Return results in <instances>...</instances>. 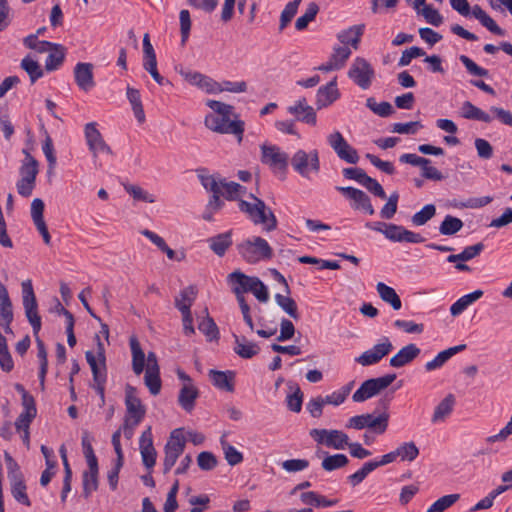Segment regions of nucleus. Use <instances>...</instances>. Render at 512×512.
<instances>
[{"label": "nucleus", "instance_id": "4c0bfd02", "mask_svg": "<svg viewBox=\"0 0 512 512\" xmlns=\"http://www.w3.org/2000/svg\"><path fill=\"white\" fill-rule=\"evenodd\" d=\"M130 348L132 353V369L136 375H140L145 368V353L142 350L136 337L130 338Z\"/></svg>", "mask_w": 512, "mask_h": 512}, {"label": "nucleus", "instance_id": "69168bd1", "mask_svg": "<svg viewBox=\"0 0 512 512\" xmlns=\"http://www.w3.org/2000/svg\"><path fill=\"white\" fill-rule=\"evenodd\" d=\"M125 190L129 193L135 200L147 202V203H155V197L148 193L146 190L137 185H129L125 186Z\"/></svg>", "mask_w": 512, "mask_h": 512}, {"label": "nucleus", "instance_id": "c756f323", "mask_svg": "<svg viewBox=\"0 0 512 512\" xmlns=\"http://www.w3.org/2000/svg\"><path fill=\"white\" fill-rule=\"evenodd\" d=\"M209 378L212 384L218 389L227 392L234 391L235 373L233 371H218L212 369L209 371Z\"/></svg>", "mask_w": 512, "mask_h": 512}, {"label": "nucleus", "instance_id": "4be33fe9", "mask_svg": "<svg viewBox=\"0 0 512 512\" xmlns=\"http://www.w3.org/2000/svg\"><path fill=\"white\" fill-rule=\"evenodd\" d=\"M135 388L127 386L125 404L128 412L126 418H130L134 425H138L145 416L146 409L141 400L135 395Z\"/></svg>", "mask_w": 512, "mask_h": 512}, {"label": "nucleus", "instance_id": "a18cd8bd", "mask_svg": "<svg viewBox=\"0 0 512 512\" xmlns=\"http://www.w3.org/2000/svg\"><path fill=\"white\" fill-rule=\"evenodd\" d=\"M300 499L304 504L314 505L317 507L333 506L338 502L337 499L328 500L324 496L319 495L313 491L302 493Z\"/></svg>", "mask_w": 512, "mask_h": 512}, {"label": "nucleus", "instance_id": "c03bdc74", "mask_svg": "<svg viewBox=\"0 0 512 512\" xmlns=\"http://www.w3.org/2000/svg\"><path fill=\"white\" fill-rule=\"evenodd\" d=\"M275 298V301L277 303V305L284 311L286 312L291 318H293L294 320H298L299 319V313H298V309H297V304L296 302L294 301V299H292L291 297H289V295H282V294H275L274 296Z\"/></svg>", "mask_w": 512, "mask_h": 512}, {"label": "nucleus", "instance_id": "e433bc0d", "mask_svg": "<svg viewBox=\"0 0 512 512\" xmlns=\"http://www.w3.org/2000/svg\"><path fill=\"white\" fill-rule=\"evenodd\" d=\"M207 242L209 243L210 249L217 256L222 257L226 253L227 249L232 245V232L227 231L210 237Z\"/></svg>", "mask_w": 512, "mask_h": 512}, {"label": "nucleus", "instance_id": "2eb2a0df", "mask_svg": "<svg viewBox=\"0 0 512 512\" xmlns=\"http://www.w3.org/2000/svg\"><path fill=\"white\" fill-rule=\"evenodd\" d=\"M327 141L330 147L334 150L337 156L349 163L356 164L359 161V155L355 148H353L343 137L339 131H335L327 136Z\"/></svg>", "mask_w": 512, "mask_h": 512}, {"label": "nucleus", "instance_id": "7c9ffc66", "mask_svg": "<svg viewBox=\"0 0 512 512\" xmlns=\"http://www.w3.org/2000/svg\"><path fill=\"white\" fill-rule=\"evenodd\" d=\"M198 396L199 391L196 386L192 383H184L179 391L178 403L186 412H191Z\"/></svg>", "mask_w": 512, "mask_h": 512}, {"label": "nucleus", "instance_id": "8fccbe9b", "mask_svg": "<svg viewBox=\"0 0 512 512\" xmlns=\"http://www.w3.org/2000/svg\"><path fill=\"white\" fill-rule=\"evenodd\" d=\"M396 454L401 461H413L419 455V449L413 441L405 442L396 448Z\"/></svg>", "mask_w": 512, "mask_h": 512}, {"label": "nucleus", "instance_id": "473e14b6", "mask_svg": "<svg viewBox=\"0 0 512 512\" xmlns=\"http://www.w3.org/2000/svg\"><path fill=\"white\" fill-rule=\"evenodd\" d=\"M196 296L197 288L194 285L184 288L175 298V307L181 312V314L191 312L190 308L193 305Z\"/></svg>", "mask_w": 512, "mask_h": 512}, {"label": "nucleus", "instance_id": "6e6d98bb", "mask_svg": "<svg viewBox=\"0 0 512 512\" xmlns=\"http://www.w3.org/2000/svg\"><path fill=\"white\" fill-rule=\"evenodd\" d=\"M460 499L459 494H449L436 500L426 512H444Z\"/></svg>", "mask_w": 512, "mask_h": 512}, {"label": "nucleus", "instance_id": "680f3d73", "mask_svg": "<svg viewBox=\"0 0 512 512\" xmlns=\"http://www.w3.org/2000/svg\"><path fill=\"white\" fill-rule=\"evenodd\" d=\"M418 14H421L427 23L433 26H440L443 23V17L438 10L434 9L430 5H424V7L417 10Z\"/></svg>", "mask_w": 512, "mask_h": 512}, {"label": "nucleus", "instance_id": "5fc2aeb1", "mask_svg": "<svg viewBox=\"0 0 512 512\" xmlns=\"http://www.w3.org/2000/svg\"><path fill=\"white\" fill-rule=\"evenodd\" d=\"M10 486H11V494L14 497V499L17 502L29 507L31 505V502H30V499L26 492L27 488L24 483V480L22 479V480L10 482Z\"/></svg>", "mask_w": 512, "mask_h": 512}, {"label": "nucleus", "instance_id": "bb28decb", "mask_svg": "<svg viewBox=\"0 0 512 512\" xmlns=\"http://www.w3.org/2000/svg\"><path fill=\"white\" fill-rule=\"evenodd\" d=\"M363 32H364L363 24L354 25L345 30L340 31L337 34V39L342 44L341 46H348L350 48L352 47L353 49L356 50L359 47L361 36L363 35Z\"/></svg>", "mask_w": 512, "mask_h": 512}, {"label": "nucleus", "instance_id": "412c9836", "mask_svg": "<svg viewBox=\"0 0 512 512\" xmlns=\"http://www.w3.org/2000/svg\"><path fill=\"white\" fill-rule=\"evenodd\" d=\"M184 79L191 85L198 87L208 94H217L221 92L220 83L200 72L182 73Z\"/></svg>", "mask_w": 512, "mask_h": 512}, {"label": "nucleus", "instance_id": "423d86ee", "mask_svg": "<svg viewBox=\"0 0 512 512\" xmlns=\"http://www.w3.org/2000/svg\"><path fill=\"white\" fill-rule=\"evenodd\" d=\"M396 379V374H386L378 378L365 380L352 395V400L356 403L364 402L380 394L389 387Z\"/></svg>", "mask_w": 512, "mask_h": 512}, {"label": "nucleus", "instance_id": "13d9d810", "mask_svg": "<svg viewBox=\"0 0 512 512\" xmlns=\"http://www.w3.org/2000/svg\"><path fill=\"white\" fill-rule=\"evenodd\" d=\"M366 106L381 117H388L394 113V108L389 102L377 103L373 97L367 98Z\"/></svg>", "mask_w": 512, "mask_h": 512}, {"label": "nucleus", "instance_id": "6e6552de", "mask_svg": "<svg viewBox=\"0 0 512 512\" xmlns=\"http://www.w3.org/2000/svg\"><path fill=\"white\" fill-rule=\"evenodd\" d=\"M230 116L231 115L208 114L205 117V126L217 133L238 135L239 141H241L244 131V122L231 120Z\"/></svg>", "mask_w": 512, "mask_h": 512}, {"label": "nucleus", "instance_id": "2f4dec72", "mask_svg": "<svg viewBox=\"0 0 512 512\" xmlns=\"http://www.w3.org/2000/svg\"><path fill=\"white\" fill-rule=\"evenodd\" d=\"M234 352L244 359H250L257 355L260 351L259 346L251 341H248L245 337H239L234 334Z\"/></svg>", "mask_w": 512, "mask_h": 512}, {"label": "nucleus", "instance_id": "a878e982", "mask_svg": "<svg viewBox=\"0 0 512 512\" xmlns=\"http://www.w3.org/2000/svg\"><path fill=\"white\" fill-rule=\"evenodd\" d=\"M229 282L233 285L235 294H244L250 292L253 284L259 279L255 276H248L241 271H234L228 276Z\"/></svg>", "mask_w": 512, "mask_h": 512}, {"label": "nucleus", "instance_id": "f704fd0d", "mask_svg": "<svg viewBox=\"0 0 512 512\" xmlns=\"http://www.w3.org/2000/svg\"><path fill=\"white\" fill-rule=\"evenodd\" d=\"M465 348V344H460L441 351L434 359L428 361L425 364L426 371H433L441 368L451 357H453L458 352L463 351Z\"/></svg>", "mask_w": 512, "mask_h": 512}, {"label": "nucleus", "instance_id": "b1692460", "mask_svg": "<svg viewBox=\"0 0 512 512\" xmlns=\"http://www.w3.org/2000/svg\"><path fill=\"white\" fill-rule=\"evenodd\" d=\"M93 64L79 62L74 67V79L77 86L87 92L95 86L94 75H93Z\"/></svg>", "mask_w": 512, "mask_h": 512}, {"label": "nucleus", "instance_id": "f257e3e1", "mask_svg": "<svg viewBox=\"0 0 512 512\" xmlns=\"http://www.w3.org/2000/svg\"><path fill=\"white\" fill-rule=\"evenodd\" d=\"M253 203L239 199L238 206L241 212L246 213L255 224H262L267 232L273 231L277 227V219L265 202L251 194Z\"/></svg>", "mask_w": 512, "mask_h": 512}, {"label": "nucleus", "instance_id": "6ab92c4d", "mask_svg": "<svg viewBox=\"0 0 512 512\" xmlns=\"http://www.w3.org/2000/svg\"><path fill=\"white\" fill-rule=\"evenodd\" d=\"M139 448L143 465L146 469L151 470L155 463L157 452L153 446V438L151 427H148L140 436Z\"/></svg>", "mask_w": 512, "mask_h": 512}, {"label": "nucleus", "instance_id": "4468645a", "mask_svg": "<svg viewBox=\"0 0 512 512\" xmlns=\"http://www.w3.org/2000/svg\"><path fill=\"white\" fill-rule=\"evenodd\" d=\"M309 435L318 443L334 449H344L349 437L340 430L312 429Z\"/></svg>", "mask_w": 512, "mask_h": 512}, {"label": "nucleus", "instance_id": "9b49d317", "mask_svg": "<svg viewBox=\"0 0 512 512\" xmlns=\"http://www.w3.org/2000/svg\"><path fill=\"white\" fill-rule=\"evenodd\" d=\"M348 77L361 89L367 90L373 82L375 71L366 59L356 57L348 70Z\"/></svg>", "mask_w": 512, "mask_h": 512}, {"label": "nucleus", "instance_id": "e2e57ef3", "mask_svg": "<svg viewBox=\"0 0 512 512\" xmlns=\"http://www.w3.org/2000/svg\"><path fill=\"white\" fill-rule=\"evenodd\" d=\"M351 53V48L348 46H335L330 59L338 66L339 69H341L345 66Z\"/></svg>", "mask_w": 512, "mask_h": 512}, {"label": "nucleus", "instance_id": "aec40b11", "mask_svg": "<svg viewBox=\"0 0 512 512\" xmlns=\"http://www.w3.org/2000/svg\"><path fill=\"white\" fill-rule=\"evenodd\" d=\"M287 112L295 117L297 121H301L310 125H316V113L310 106L306 98L302 97L296 100L292 105L287 107Z\"/></svg>", "mask_w": 512, "mask_h": 512}, {"label": "nucleus", "instance_id": "09e8293b", "mask_svg": "<svg viewBox=\"0 0 512 512\" xmlns=\"http://www.w3.org/2000/svg\"><path fill=\"white\" fill-rule=\"evenodd\" d=\"M302 0H293L286 4L280 15L279 30L283 31L296 15L298 7Z\"/></svg>", "mask_w": 512, "mask_h": 512}, {"label": "nucleus", "instance_id": "de8ad7c7", "mask_svg": "<svg viewBox=\"0 0 512 512\" xmlns=\"http://www.w3.org/2000/svg\"><path fill=\"white\" fill-rule=\"evenodd\" d=\"M38 174V162L29 153H26L25 162L20 168V179H29L36 181Z\"/></svg>", "mask_w": 512, "mask_h": 512}, {"label": "nucleus", "instance_id": "1a4fd4ad", "mask_svg": "<svg viewBox=\"0 0 512 512\" xmlns=\"http://www.w3.org/2000/svg\"><path fill=\"white\" fill-rule=\"evenodd\" d=\"M185 444H186V438L183 435L182 430L174 429L171 432L170 438L164 447V452H165V457H164V462H163L164 474L168 473L171 470V468L175 465L177 459L184 452Z\"/></svg>", "mask_w": 512, "mask_h": 512}, {"label": "nucleus", "instance_id": "0e129e2a", "mask_svg": "<svg viewBox=\"0 0 512 512\" xmlns=\"http://www.w3.org/2000/svg\"><path fill=\"white\" fill-rule=\"evenodd\" d=\"M4 459L7 467V476L10 482L18 481L23 479V475L20 471V467L14 458L8 453H4Z\"/></svg>", "mask_w": 512, "mask_h": 512}, {"label": "nucleus", "instance_id": "c9c22d12", "mask_svg": "<svg viewBox=\"0 0 512 512\" xmlns=\"http://www.w3.org/2000/svg\"><path fill=\"white\" fill-rule=\"evenodd\" d=\"M88 470L83 473V496L89 498L98 489V463H90Z\"/></svg>", "mask_w": 512, "mask_h": 512}, {"label": "nucleus", "instance_id": "39448f33", "mask_svg": "<svg viewBox=\"0 0 512 512\" xmlns=\"http://www.w3.org/2000/svg\"><path fill=\"white\" fill-rule=\"evenodd\" d=\"M260 150L261 163L268 166L276 175L284 177L289 164L288 154L274 144L264 143L260 146Z\"/></svg>", "mask_w": 512, "mask_h": 512}, {"label": "nucleus", "instance_id": "052dcab7", "mask_svg": "<svg viewBox=\"0 0 512 512\" xmlns=\"http://www.w3.org/2000/svg\"><path fill=\"white\" fill-rule=\"evenodd\" d=\"M348 462L349 460L346 455L335 454L323 459L322 468L326 471H333L346 466Z\"/></svg>", "mask_w": 512, "mask_h": 512}, {"label": "nucleus", "instance_id": "f8f14e48", "mask_svg": "<svg viewBox=\"0 0 512 512\" xmlns=\"http://www.w3.org/2000/svg\"><path fill=\"white\" fill-rule=\"evenodd\" d=\"M393 348L390 339L388 337H382L372 348L356 357L355 362L364 367L377 364L387 356Z\"/></svg>", "mask_w": 512, "mask_h": 512}, {"label": "nucleus", "instance_id": "49530a36", "mask_svg": "<svg viewBox=\"0 0 512 512\" xmlns=\"http://www.w3.org/2000/svg\"><path fill=\"white\" fill-rule=\"evenodd\" d=\"M221 447L225 456L226 461L229 465L235 466L243 461V455L239 452L234 446L229 444L225 439V436H222L220 439Z\"/></svg>", "mask_w": 512, "mask_h": 512}, {"label": "nucleus", "instance_id": "774afa93", "mask_svg": "<svg viewBox=\"0 0 512 512\" xmlns=\"http://www.w3.org/2000/svg\"><path fill=\"white\" fill-rule=\"evenodd\" d=\"M398 198L399 195L397 192H394L393 194L390 195L387 203L383 206V208L380 211V216L383 219L389 220L395 215L397 211Z\"/></svg>", "mask_w": 512, "mask_h": 512}, {"label": "nucleus", "instance_id": "58836bf2", "mask_svg": "<svg viewBox=\"0 0 512 512\" xmlns=\"http://www.w3.org/2000/svg\"><path fill=\"white\" fill-rule=\"evenodd\" d=\"M471 14L480 21V23L486 27L490 32L498 35L504 36L505 31L500 28L497 23L479 6L474 5L472 7Z\"/></svg>", "mask_w": 512, "mask_h": 512}, {"label": "nucleus", "instance_id": "9d476101", "mask_svg": "<svg viewBox=\"0 0 512 512\" xmlns=\"http://www.w3.org/2000/svg\"><path fill=\"white\" fill-rule=\"evenodd\" d=\"M22 297L25 315L32 326L34 335L37 336L41 329V318L37 310V301L34 294L31 280L27 279L22 282Z\"/></svg>", "mask_w": 512, "mask_h": 512}, {"label": "nucleus", "instance_id": "a211bd4d", "mask_svg": "<svg viewBox=\"0 0 512 512\" xmlns=\"http://www.w3.org/2000/svg\"><path fill=\"white\" fill-rule=\"evenodd\" d=\"M198 178L202 184V186L212 193V196L210 197L206 207L208 209L214 211L215 213L222 209L224 206L223 200L220 199L222 190L218 189L217 183L215 182V179L212 177V175L204 173L203 170H200L198 172Z\"/></svg>", "mask_w": 512, "mask_h": 512}, {"label": "nucleus", "instance_id": "393cba45", "mask_svg": "<svg viewBox=\"0 0 512 512\" xmlns=\"http://www.w3.org/2000/svg\"><path fill=\"white\" fill-rule=\"evenodd\" d=\"M421 350L415 344L411 343L402 347L395 355H393L389 364L393 368H401L411 363L420 354Z\"/></svg>", "mask_w": 512, "mask_h": 512}, {"label": "nucleus", "instance_id": "0eeeda50", "mask_svg": "<svg viewBox=\"0 0 512 512\" xmlns=\"http://www.w3.org/2000/svg\"><path fill=\"white\" fill-rule=\"evenodd\" d=\"M389 422V413L387 411L382 412L381 414L375 416L372 413H366L361 415H356L351 417L347 424L346 428H351L355 430H361L364 428L370 429L376 434H383L387 430Z\"/></svg>", "mask_w": 512, "mask_h": 512}, {"label": "nucleus", "instance_id": "cd10ccee", "mask_svg": "<svg viewBox=\"0 0 512 512\" xmlns=\"http://www.w3.org/2000/svg\"><path fill=\"white\" fill-rule=\"evenodd\" d=\"M340 96L339 90L337 89L336 77L330 81L327 85L322 86L317 91L316 104L318 109L327 107L336 101Z\"/></svg>", "mask_w": 512, "mask_h": 512}, {"label": "nucleus", "instance_id": "f03ea898", "mask_svg": "<svg viewBox=\"0 0 512 512\" xmlns=\"http://www.w3.org/2000/svg\"><path fill=\"white\" fill-rule=\"evenodd\" d=\"M96 338L97 352L93 353L92 351H87L85 353V358L92 371L94 382L93 387L96 390L97 394L100 396L102 403H104L105 383L107 380L106 357L103 344L101 343L98 336Z\"/></svg>", "mask_w": 512, "mask_h": 512}, {"label": "nucleus", "instance_id": "79ce46f5", "mask_svg": "<svg viewBox=\"0 0 512 512\" xmlns=\"http://www.w3.org/2000/svg\"><path fill=\"white\" fill-rule=\"evenodd\" d=\"M65 58V48L57 44L54 49L48 54L45 61V68L47 71H54L58 69L63 63Z\"/></svg>", "mask_w": 512, "mask_h": 512}, {"label": "nucleus", "instance_id": "3c124183", "mask_svg": "<svg viewBox=\"0 0 512 512\" xmlns=\"http://www.w3.org/2000/svg\"><path fill=\"white\" fill-rule=\"evenodd\" d=\"M21 68L26 71L30 77L31 83H35L39 78L43 76V70L37 61L30 57H25L21 61Z\"/></svg>", "mask_w": 512, "mask_h": 512}, {"label": "nucleus", "instance_id": "dca6fc26", "mask_svg": "<svg viewBox=\"0 0 512 512\" xmlns=\"http://www.w3.org/2000/svg\"><path fill=\"white\" fill-rule=\"evenodd\" d=\"M383 235L392 242L423 243L421 234L407 230L403 226L389 223L383 230Z\"/></svg>", "mask_w": 512, "mask_h": 512}, {"label": "nucleus", "instance_id": "ea45409f", "mask_svg": "<svg viewBox=\"0 0 512 512\" xmlns=\"http://www.w3.org/2000/svg\"><path fill=\"white\" fill-rule=\"evenodd\" d=\"M483 296L482 290H475L472 293L466 294L460 297L455 303H453L450 307V313L452 316L456 317L462 314L468 306L473 304L475 301L480 299Z\"/></svg>", "mask_w": 512, "mask_h": 512}, {"label": "nucleus", "instance_id": "4d7b16f0", "mask_svg": "<svg viewBox=\"0 0 512 512\" xmlns=\"http://www.w3.org/2000/svg\"><path fill=\"white\" fill-rule=\"evenodd\" d=\"M318 11V5L315 2H311L308 5L305 13L296 20L295 28L298 31L304 30L308 26V24L315 19Z\"/></svg>", "mask_w": 512, "mask_h": 512}, {"label": "nucleus", "instance_id": "c85d7f7f", "mask_svg": "<svg viewBox=\"0 0 512 512\" xmlns=\"http://www.w3.org/2000/svg\"><path fill=\"white\" fill-rule=\"evenodd\" d=\"M217 183L218 189L222 190L221 195L228 200H238V198L246 192V188L236 182H228L219 175H212Z\"/></svg>", "mask_w": 512, "mask_h": 512}, {"label": "nucleus", "instance_id": "37998d69", "mask_svg": "<svg viewBox=\"0 0 512 512\" xmlns=\"http://www.w3.org/2000/svg\"><path fill=\"white\" fill-rule=\"evenodd\" d=\"M463 221L452 215H446L439 226L441 235L451 236L459 232L463 228Z\"/></svg>", "mask_w": 512, "mask_h": 512}, {"label": "nucleus", "instance_id": "864d4df0", "mask_svg": "<svg viewBox=\"0 0 512 512\" xmlns=\"http://www.w3.org/2000/svg\"><path fill=\"white\" fill-rule=\"evenodd\" d=\"M436 215V207L434 204L425 205L420 211L416 212L411 221L415 226H423L429 220H431Z\"/></svg>", "mask_w": 512, "mask_h": 512}, {"label": "nucleus", "instance_id": "338daca9", "mask_svg": "<svg viewBox=\"0 0 512 512\" xmlns=\"http://www.w3.org/2000/svg\"><path fill=\"white\" fill-rule=\"evenodd\" d=\"M303 402V393L301 392L299 386H295V390L292 394H289L286 398V404L290 411L292 412H300L302 408Z\"/></svg>", "mask_w": 512, "mask_h": 512}, {"label": "nucleus", "instance_id": "bf43d9fd", "mask_svg": "<svg viewBox=\"0 0 512 512\" xmlns=\"http://www.w3.org/2000/svg\"><path fill=\"white\" fill-rule=\"evenodd\" d=\"M144 382L152 395H158L161 390L160 370H146Z\"/></svg>", "mask_w": 512, "mask_h": 512}, {"label": "nucleus", "instance_id": "f3484780", "mask_svg": "<svg viewBox=\"0 0 512 512\" xmlns=\"http://www.w3.org/2000/svg\"><path fill=\"white\" fill-rule=\"evenodd\" d=\"M336 189L352 201L351 207L353 209L363 210L369 215L375 213L369 196L362 190L354 187H336Z\"/></svg>", "mask_w": 512, "mask_h": 512}, {"label": "nucleus", "instance_id": "a19ab883", "mask_svg": "<svg viewBox=\"0 0 512 512\" xmlns=\"http://www.w3.org/2000/svg\"><path fill=\"white\" fill-rule=\"evenodd\" d=\"M376 290L380 296V298L386 302L389 303L394 310H399L402 307V302L396 291L386 285L383 282H378L376 285Z\"/></svg>", "mask_w": 512, "mask_h": 512}, {"label": "nucleus", "instance_id": "20e7f679", "mask_svg": "<svg viewBox=\"0 0 512 512\" xmlns=\"http://www.w3.org/2000/svg\"><path fill=\"white\" fill-rule=\"evenodd\" d=\"M290 164L296 173L309 180L320 171L319 153L316 149L308 152L297 149L290 159Z\"/></svg>", "mask_w": 512, "mask_h": 512}, {"label": "nucleus", "instance_id": "7ed1b4c3", "mask_svg": "<svg viewBox=\"0 0 512 512\" xmlns=\"http://www.w3.org/2000/svg\"><path fill=\"white\" fill-rule=\"evenodd\" d=\"M238 251L242 258L251 264L261 260H269L273 256V250L269 243L262 237L253 236L238 245Z\"/></svg>", "mask_w": 512, "mask_h": 512}, {"label": "nucleus", "instance_id": "603ef678", "mask_svg": "<svg viewBox=\"0 0 512 512\" xmlns=\"http://www.w3.org/2000/svg\"><path fill=\"white\" fill-rule=\"evenodd\" d=\"M205 313L207 314L206 318H204L198 325V329L205 334L209 341L217 340L219 338V331L217 325L214 320L208 316V310L205 309Z\"/></svg>", "mask_w": 512, "mask_h": 512}, {"label": "nucleus", "instance_id": "ddd939ff", "mask_svg": "<svg viewBox=\"0 0 512 512\" xmlns=\"http://www.w3.org/2000/svg\"><path fill=\"white\" fill-rule=\"evenodd\" d=\"M86 143L94 159L100 155H112L110 146L105 142L102 134L96 128L95 122H89L84 127Z\"/></svg>", "mask_w": 512, "mask_h": 512}, {"label": "nucleus", "instance_id": "5701e85b", "mask_svg": "<svg viewBox=\"0 0 512 512\" xmlns=\"http://www.w3.org/2000/svg\"><path fill=\"white\" fill-rule=\"evenodd\" d=\"M13 321L12 302L6 287L0 282V326L4 332L13 334L11 323Z\"/></svg>", "mask_w": 512, "mask_h": 512}, {"label": "nucleus", "instance_id": "72a5a7b5", "mask_svg": "<svg viewBox=\"0 0 512 512\" xmlns=\"http://www.w3.org/2000/svg\"><path fill=\"white\" fill-rule=\"evenodd\" d=\"M455 405V397L452 394H448L440 403L435 407L431 422L433 424L441 423L452 413Z\"/></svg>", "mask_w": 512, "mask_h": 512}]
</instances>
